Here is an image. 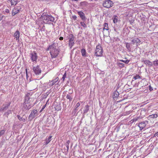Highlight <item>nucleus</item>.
Listing matches in <instances>:
<instances>
[{"label":"nucleus","instance_id":"nucleus-16","mask_svg":"<svg viewBox=\"0 0 158 158\" xmlns=\"http://www.w3.org/2000/svg\"><path fill=\"white\" fill-rule=\"evenodd\" d=\"M20 32L19 31L17 30L15 33L14 34V37L16 39V40L19 41V37Z\"/></svg>","mask_w":158,"mask_h":158},{"label":"nucleus","instance_id":"nucleus-2","mask_svg":"<svg viewBox=\"0 0 158 158\" xmlns=\"http://www.w3.org/2000/svg\"><path fill=\"white\" fill-rule=\"evenodd\" d=\"M50 52L52 59L56 58L59 54V51L56 48L55 45L54 47L52 48Z\"/></svg>","mask_w":158,"mask_h":158},{"label":"nucleus","instance_id":"nucleus-8","mask_svg":"<svg viewBox=\"0 0 158 158\" xmlns=\"http://www.w3.org/2000/svg\"><path fill=\"white\" fill-rule=\"evenodd\" d=\"M32 70L34 73L36 75H39L41 73V70L40 68L39 65H37L33 67Z\"/></svg>","mask_w":158,"mask_h":158},{"label":"nucleus","instance_id":"nucleus-21","mask_svg":"<svg viewBox=\"0 0 158 158\" xmlns=\"http://www.w3.org/2000/svg\"><path fill=\"white\" fill-rule=\"evenodd\" d=\"M9 1L10 2L11 6H15L18 2L17 0H9Z\"/></svg>","mask_w":158,"mask_h":158},{"label":"nucleus","instance_id":"nucleus-17","mask_svg":"<svg viewBox=\"0 0 158 158\" xmlns=\"http://www.w3.org/2000/svg\"><path fill=\"white\" fill-rule=\"evenodd\" d=\"M143 62L146 65H148L149 67H151L152 66V63L149 60H143Z\"/></svg>","mask_w":158,"mask_h":158},{"label":"nucleus","instance_id":"nucleus-9","mask_svg":"<svg viewBox=\"0 0 158 158\" xmlns=\"http://www.w3.org/2000/svg\"><path fill=\"white\" fill-rule=\"evenodd\" d=\"M37 58V54L35 51H33L30 53V58L33 62H36Z\"/></svg>","mask_w":158,"mask_h":158},{"label":"nucleus","instance_id":"nucleus-15","mask_svg":"<svg viewBox=\"0 0 158 158\" xmlns=\"http://www.w3.org/2000/svg\"><path fill=\"white\" fill-rule=\"evenodd\" d=\"M19 11V10L18 9L17 7H15L13 9L12 11V15L14 16L16 14L18 13Z\"/></svg>","mask_w":158,"mask_h":158},{"label":"nucleus","instance_id":"nucleus-41","mask_svg":"<svg viewBox=\"0 0 158 158\" xmlns=\"http://www.w3.org/2000/svg\"><path fill=\"white\" fill-rule=\"evenodd\" d=\"M9 10L8 9H6L3 11V12L4 14H5V13H9Z\"/></svg>","mask_w":158,"mask_h":158},{"label":"nucleus","instance_id":"nucleus-37","mask_svg":"<svg viewBox=\"0 0 158 158\" xmlns=\"http://www.w3.org/2000/svg\"><path fill=\"white\" fill-rule=\"evenodd\" d=\"M80 104L79 102L77 103L76 104V106H75V107H76V108L75 109V111H76L77 110V108L78 107L80 106Z\"/></svg>","mask_w":158,"mask_h":158},{"label":"nucleus","instance_id":"nucleus-20","mask_svg":"<svg viewBox=\"0 0 158 158\" xmlns=\"http://www.w3.org/2000/svg\"><path fill=\"white\" fill-rule=\"evenodd\" d=\"M119 93L117 90L115 91L114 92V94L113 96V98L114 99L117 98L119 95Z\"/></svg>","mask_w":158,"mask_h":158},{"label":"nucleus","instance_id":"nucleus-35","mask_svg":"<svg viewBox=\"0 0 158 158\" xmlns=\"http://www.w3.org/2000/svg\"><path fill=\"white\" fill-rule=\"evenodd\" d=\"M80 18L83 21H85L86 20V18L85 15L81 16Z\"/></svg>","mask_w":158,"mask_h":158},{"label":"nucleus","instance_id":"nucleus-14","mask_svg":"<svg viewBox=\"0 0 158 158\" xmlns=\"http://www.w3.org/2000/svg\"><path fill=\"white\" fill-rule=\"evenodd\" d=\"M81 55L83 57H87L88 56V54L87 53L86 50L84 48L81 49Z\"/></svg>","mask_w":158,"mask_h":158},{"label":"nucleus","instance_id":"nucleus-3","mask_svg":"<svg viewBox=\"0 0 158 158\" xmlns=\"http://www.w3.org/2000/svg\"><path fill=\"white\" fill-rule=\"evenodd\" d=\"M103 53V49L101 45L99 44L96 47L95 55L97 56H101L102 55Z\"/></svg>","mask_w":158,"mask_h":158},{"label":"nucleus","instance_id":"nucleus-40","mask_svg":"<svg viewBox=\"0 0 158 158\" xmlns=\"http://www.w3.org/2000/svg\"><path fill=\"white\" fill-rule=\"evenodd\" d=\"M5 132V131L4 130H1L0 131V137L4 134Z\"/></svg>","mask_w":158,"mask_h":158},{"label":"nucleus","instance_id":"nucleus-50","mask_svg":"<svg viewBox=\"0 0 158 158\" xmlns=\"http://www.w3.org/2000/svg\"><path fill=\"white\" fill-rule=\"evenodd\" d=\"M46 105H44V106H43V107H42V109H41V110H40V111H42V110H43L44 109V108H45V107H46Z\"/></svg>","mask_w":158,"mask_h":158},{"label":"nucleus","instance_id":"nucleus-23","mask_svg":"<svg viewBox=\"0 0 158 158\" xmlns=\"http://www.w3.org/2000/svg\"><path fill=\"white\" fill-rule=\"evenodd\" d=\"M141 118H140L139 117H135V118H134L133 119L131 120L130 121V122L131 123H133L134 122H135L138 120H139Z\"/></svg>","mask_w":158,"mask_h":158},{"label":"nucleus","instance_id":"nucleus-52","mask_svg":"<svg viewBox=\"0 0 158 158\" xmlns=\"http://www.w3.org/2000/svg\"><path fill=\"white\" fill-rule=\"evenodd\" d=\"M157 136V137H158V132H157L155 134V136Z\"/></svg>","mask_w":158,"mask_h":158},{"label":"nucleus","instance_id":"nucleus-55","mask_svg":"<svg viewBox=\"0 0 158 158\" xmlns=\"http://www.w3.org/2000/svg\"><path fill=\"white\" fill-rule=\"evenodd\" d=\"M26 73L27 76V69H26Z\"/></svg>","mask_w":158,"mask_h":158},{"label":"nucleus","instance_id":"nucleus-6","mask_svg":"<svg viewBox=\"0 0 158 158\" xmlns=\"http://www.w3.org/2000/svg\"><path fill=\"white\" fill-rule=\"evenodd\" d=\"M114 3L110 0H105L103 3V6L106 8H110L113 6Z\"/></svg>","mask_w":158,"mask_h":158},{"label":"nucleus","instance_id":"nucleus-11","mask_svg":"<svg viewBox=\"0 0 158 158\" xmlns=\"http://www.w3.org/2000/svg\"><path fill=\"white\" fill-rule=\"evenodd\" d=\"M10 104L11 102H6L5 104H3L2 106L0 108V112H2L7 110L10 106Z\"/></svg>","mask_w":158,"mask_h":158},{"label":"nucleus","instance_id":"nucleus-48","mask_svg":"<svg viewBox=\"0 0 158 158\" xmlns=\"http://www.w3.org/2000/svg\"><path fill=\"white\" fill-rule=\"evenodd\" d=\"M72 18L74 20H76L77 19V17L76 15H73V16Z\"/></svg>","mask_w":158,"mask_h":158},{"label":"nucleus","instance_id":"nucleus-45","mask_svg":"<svg viewBox=\"0 0 158 158\" xmlns=\"http://www.w3.org/2000/svg\"><path fill=\"white\" fill-rule=\"evenodd\" d=\"M4 16L2 15L0 13V21H1L2 19H3V17Z\"/></svg>","mask_w":158,"mask_h":158},{"label":"nucleus","instance_id":"nucleus-22","mask_svg":"<svg viewBox=\"0 0 158 158\" xmlns=\"http://www.w3.org/2000/svg\"><path fill=\"white\" fill-rule=\"evenodd\" d=\"M118 18L117 16H114L112 18L113 23L115 24L116 23L118 22Z\"/></svg>","mask_w":158,"mask_h":158},{"label":"nucleus","instance_id":"nucleus-49","mask_svg":"<svg viewBox=\"0 0 158 158\" xmlns=\"http://www.w3.org/2000/svg\"><path fill=\"white\" fill-rule=\"evenodd\" d=\"M49 93H49V92H47V93H46L45 94V95H44V96H45V95L46 96V97H45V98H46V96H48V95L49 94Z\"/></svg>","mask_w":158,"mask_h":158},{"label":"nucleus","instance_id":"nucleus-28","mask_svg":"<svg viewBox=\"0 0 158 158\" xmlns=\"http://www.w3.org/2000/svg\"><path fill=\"white\" fill-rule=\"evenodd\" d=\"M158 117L157 114H152L149 116L148 117L149 118H156Z\"/></svg>","mask_w":158,"mask_h":158},{"label":"nucleus","instance_id":"nucleus-54","mask_svg":"<svg viewBox=\"0 0 158 158\" xmlns=\"http://www.w3.org/2000/svg\"><path fill=\"white\" fill-rule=\"evenodd\" d=\"M78 0H72V1H77Z\"/></svg>","mask_w":158,"mask_h":158},{"label":"nucleus","instance_id":"nucleus-4","mask_svg":"<svg viewBox=\"0 0 158 158\" xmlns=\"http://www.w3.org/2000/svg\"><path fill=\"white\" fill-rule=\"evenodd\" d=\"M67 37L69 39V46L71 48L74 45V40L75 37L73 34H69L68 36H67Z\"/></svg>","mask_w":158,"mask_h":158},{"label":"nucleus","instance_id":"nucleus-44","mask_svg":"<svg viewBox=\"0 0 158 158\" xmlns=\"http://www.w3.org/2000/svg\"><path fill=\"white\" fill-rule=\"evenodd\" d=\"M70 141L69 140H68L66 143V147H69V143H70Z\"/></svg>","mask_w":158,"mask_h":158},{"label":"nucleus","instance_id":"nucleus-13","mask_svg":"<svg viewBox=\"0 0 158 158\" xmlns=\"http://www.w3.org/2000/svg\"><path fill=\"white\" fill-rule=\"evenodd\" d=\"M140 42V40L137 38H135L131 40L132 43L133 44H134L136 43V46H137L139 45Z\"/></svg>","mask_w":158,"mask_h":158},{"label":"nucleus","instance_id":"nucleus-7","mask_svg":"<svg viewBox=\"0 0 158 158\" xmlns=\"http://www.w3.org/2000/svg\"><path fill=\"white\" fill-rule=\"evenodd\" d=\"M34 105V104H29L28 103L24 102L22 108L23 110L25 111L29 110Z\"/></svg>","mask_w":158,"mask_h":158},{"label":"nucleus","instance_id":"nucleus-19","mask_svg":"<svg viewBox=\"0 0 158 158\" xmlns=\"http://www.w3.org/2000/svg\"><path fill=\"white\" fill-rule=\"evenodd\" d=\"M104 26V27L103 29V32L104 34V31L105 30H106V31H109V28L108 27V24L107 23H105L103 25Z\"/></svg>","mask_w":158,"mask_h":158},{"label":"nucleus","instance_id":"nucleus-36","mask_svg":"<svg viewBox=\"0 0 158 158\" xmlns=\"http://www.w3.org/2000/svg\"><path fill=\"white\" fill-rule=\"evenodd\" d=\"M77 13L78 15L80 16V17H81L83 15H85L84 13L82 12V11H78L77 12Z\"/></svg>","mask_w":158,"mask_h":158},{"label":"nucleus","instance_id":"nucleus-38","mask_svg":"<svg viewBox=\"0 0 158 158\" xmlns=\"http://www.w3.org/2000/svg\"><path fill=\"white\" fill-rule=\"evenodd\" d=\"M126 48L128 50H130V44L128 43H126Z\"/></svg>","mask_w":158,"mask_h":158},{"label":"nucleus","instance_id":"nucleus-18","mask_svg":"<svg viewBox=\"0 0 158 158\" xmlns=\"http://www.w3.org/2000/svg\"><path fill=\"white\" fill-rule=\"evenodd\" d=\"M17 116L18 119L20 121H22L23 122H25L26 121L27 118L26 117H24V116L22 117H21L19 115H17Z\"/></svg>","mask_w":158,"mask_h":158},{"label":"nucleus","instance_id":"nucleus-25","mask_svg":"<svg viewBox=\"0 0 158 158\" xmlns=\"http://www.w3.org/2000/svg\"><path fill=\"white\" fill-rule=\"evenodd\" d=\"M89 106L88 105H86L85 107L84 111V114H85L88 112L89 108Z\"/></svg>","mask_w":158,"mask_h":158},{"label":"nucleus","instance_id":"nucleus-53","mask_svg":"<svg viewBox=\"0 0 158 158\" xmlns=\"http://www.w3.org/2000/svg\"><path fill=\"white\" fill-rule=\"evenodd\" d=\"M119 61H122V62H123V61H124V60H119Z\"/></svg>","mask_w":158,"mask_h":158},{"label":"nucleus","instance_id":"nucleus-46","mask_svg":"<svg viewBox=\"0 0 158 158\" xmlns=\"http://www.w3.org/2000/svg\"><path fill=\"white\" fill-rule=\"evenodd\" d=\"M130 60H124L123 61V63H125L126 64H128L129 62H130Z\"/></svg>","mask_w":158,"mask_h":158},{"label":"nucleus","instance_id":"nucleus-42","mask_svg":"<svg viewBox=\"0 0 158 158\" xmlns=\"http://www.w3.org/2000/svg\"><path fill=\"white\" fill-rule=\"evenodd\" d=\"M66 73H65L63 75V76L62 77V79H63V81H64L65 78L66 77Z\"/></svg>","mask_w":158,"mask_h":158},{"label":"nucleus","instance_id":"nucleus-39","mask_svg":"<svg viewBox=\"0 0 158 158\" xmlns=\"http://www.w3.org/2000/svg\"><path fill=\"white\" fill-rule=\"evenodd\" d=\"M140 77L139 76V75H136L134 77L133 79H134V80H136L140 78Z\"/></svg>","mask_w":158,"mask_h":158},{"label":"nucleus","instance_id":"nucleus-24","mask_svg":"<svg viewBox=\"0 0 158 158\" xmlns=\"http://www.w3.org/2000/svg\"><path fill=\"white\" fill-rule=\"evenodd\" d=\"M58 79L57 78H56L55 80H52V83H51L49 84V86H52L53 85H54L57 81L58 80Z\"/></svg>","mask_w":158,"mask_h":158},{"label":"nucleus","instance_id":"nucleus-5","mask_svg":"<svg viewBox=\"0 0 158 158\" xmlns=\"http://www.w3.org/2000/svg\"><path fill=\"white\" fill-rule=\"evenodd\" d=\"M32 94L30 93H28L26 95L25 98V102L29 104H32L33 101V98L31 97Z\"/></svg>","mask_w":158,"mask_h":158},{"label":"nucleus","instance_id":"nucleus-29","mask_svg":"<svg viewBox=\"0 0 158 158\" xmlns=\"http://www.w3.org/2000/svg\"><path fill=\"white\" fill-rule=\"evenodd\" d=\"M117 64L119 67L121 68H123L125 66V64H124L120 63L119 62H117Z\"/></svg>","mask_w":158,"mask_h":158},{"label":"nucleus","instance_id":"nucleus-47","mask_svg":"<svg viewBox=\"0 0 158 158\" xmlns=\"http://www.w3.org/2000/svg\"><path fill=\"white\" fill-rule=\"evenodd\" d=\"M149 89L150 91H152L153 90V88L150 85L149 86Z\"/></svg>","mask_w":158,"mask_h":158},{"label":"nucleus","instance_id":"nucleus-51","mask_svg":"<svg viewBox=\"0 0 158 158\" xmlns=\"http://www.w3.org/2000/svg\"><path fill=\"white\" fill-rule=\"evenodd\" d=\"M63 39L64 38L63 37H60L59 38V39L60 40H63Z\"/></svg>","mask_w":158,"mask_h":158},{"label":"nucleus","instance_id":"nucleus-12","mask_svg":"<svg viewBox=\"0 0 158 158\" xmlns=\"http://www.w3.org/2000/svg\"><path fill=\"white\" fill-rule=\"evenodd\" d=\"M148 121H142L139 123L138 126L139 127L140 130H141L145 128L147 125L148 124Z\"/></svg>","mask_w":158,"mask_h":158},{"label":"nucleus","instance_id":"nucleus-34","mask_svg":"<svg viewBox=\"0 0 158 158\" xmlns=\"http://www.w3.org/2000/svg\"><path fill=\"white\" fill-rule=\"evenodd\" d=\"M54 44H52L51 45H50L49 47L47 49V51L50 50V51L51 50V47L53 48L54 47Z\"/></svg>","mask_w":158,"mask_h":158},{"label":"nucleus","instance_id":"nucleus-32","mask_svg":"<svg viewBox=\"0 0 158 158\" xmlns=\"http://www.w3.org/2000/svg\"><path fill=\"white\" fill-rule=\"evenodd\" d=\"M154 66H158V60L153 62L152 64Z\"/></svg>","mask_w":158,"mask_h":158},{"label":"nucleus","instance_id":"nucleus-33","mask_svg":"<svg viewBox=\"0 0 158 158\" xmlns=\"http://www.w3.org/2000/svg\"><path fill=\"white\" fill-rule=\"evenodd\" d=\"M85 21L81 22H80V24L81 26L84 28H86L87 27L86 25L84 22Z\"/></svg>","mask_w":158,"mask_h":158},{"label":"nucleus","instance_id":"nucleus-31","mask_svg":"<svg viewBox=\"0 0 158 158\" xmlns=\"http://www.w3.org/2000/svg\"><path fill=\"white\" fill-rule=\"evenodd\" d=\"M131 111H126L125 112H124V113L123 114V115L126 116L127 115L131 113Z\"/></svg>","mask_w":158,"mask_h":158},{"label":"nucleus","instance_id":"nucleus-43","mask_svg":"<svg viewBox=\"0 0 158 158\" xmlns=\"http://www.w3.org/2000/svg\"><path fill=\"white\" fill-rule=\"evenodd\" d=\"M69 147H66V149H65V152L66 154H67L68 152Z\"/></svg>","mask_w":158,"mask_h":158},{"label":"nucleus","instance_id":"nucleus-1","mask_svg":"<svg viewBox=\"0 0 158 158\" xmlns=\"http://www.w3.org/2000/svg\"><path fill=\"white\" fill-rule=\"evenodd\" d=\"M41 17L42 19L45 20L47 22H48L49 21L54 22L55 19L54 17L51 15H48L46 13H44L42 14Z\"/></svg>","mask_w":158,"mask_h":158},{"label":"nucleus","instance_id":"nucleus-26","mask_svg":"<svg viewBox=\"0 0 158 158\" xmlns=\"http://www.w3.org/2000/svg\"><path fill=\"white\" fill-rule=\"evenodd\" d=\"M52 137V136L50 135L48 137H47L45 144H47L50 142L51 140V138Z\"/></svg>","mask_w":158,"mask_h":158},{"label":"nucleus","instance_id":"nucleus-27","mask_svg":"<svg viewBox=\"0 0 158 158\" xmlns=\"http://www.w3.org/2000/svg\"><path fill=\"white\" fill-rule=\"evenodd\" d=\"M73 96L71 95L68 94H67L66 95V98L67 99L69 100L70 102H71L73 98Z\"/></svg>","mask_w":158,"mask_h":158},{"label":"nucleus","instance_id":"nucleus-10","mask_svg":"<svg viewBox=\"0 0 158 158\" xmlns=\"http://www.w3.org/2000/svg\"><path fill=\"white\" fill-rule=\"evenodd\" d=\"M37 112V110L36 109H34L32 110L29 116V118L31 120H32L38 115Z\"/></svg>","mask_w":158,"mask_h":158},{"label":"nucleus","instance_id":"nucleus-30","mask_svg":"<svg viewBox=\"0 0 158 158\" xmlns=\"http://www.w3.org/2000/svg\"><path fill=\"white\" fill-rule=\"evenodd\" d=\"M11 113V111L10 110H7L4 114V115H5L7 117H8V115Z\"/></svg>","mask_w":158,"mask_h":158}]
</instances>
